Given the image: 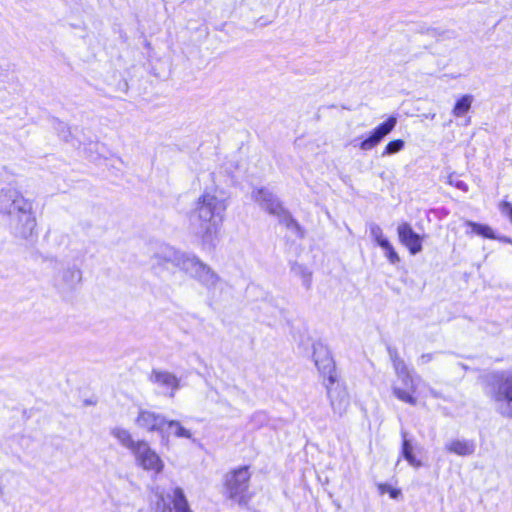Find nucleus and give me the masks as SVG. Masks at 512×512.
<instances>
[{
  "label": "nucleus",
  "instance_id": "nucleus-1",
  "mask_svg": "<svg viewBox=\"0 0 512 512\" xmlns=\"http://www.w3.org/2000/svg\"><path fill=\"white\" fill-rule=\"evenodd\" d=\"M228 200L217 191H204L188 213L191 231L203 246H214L225 220Z\"/></svg>",
  "mask_w": 512,
  "mask_h": 512
},
{
  "label": "nucleus",
  "instance_id": "nucleus-2",
  "mask_svg": "<svg viewBox=\"0 0 512 512\" xmlns=\"http://www.w3.org/2000/svg\"><path fill=\"white\" fill-rule=\"evenodd\" d=\"M158 265L172 264L197 281L211 300L218 298L225 288V281L207 263L194 254L185 253L170 246L161 247L155 254Z\"/></svg>",
  "mask_w": 512,
  "mask_h": 512
},
{
  "label": "nucleus",
  "instance_id": "nucleus-3",
  "mask_svg": "<svg viewBox=\"0 0 512 512\" xmlns=\"http://www.w3.org/2000/svg\"><path fill=\"white\" fill-rule=\"evenodd\" d=\"M10 217L11 227L17 237L27 239L36 228V218L32 203L22 195H16L9 207L5 209Z\"/></svg>",
  "mask_w": 512,
  "mask_h": 512
},
{
  "label": "nucleus",
  "instance_id": "nucleus-4",
  "mask_svg": "<svg viewBox=\"0 0 512 512\" xmlns=\"http://www.w3.org/2000/svg\"><path fill=\"white\" fill-rule=\"evenodd\" d=\"M251 473L248 466H242L224 476V496L240 506H247L253 494L249 491Z\"/></svg>",
  "mask_w": 512,
  "mask_h": 512
},
{
  "label": "nucleus",
  "instance_id": "nucleus-5",
  "mask_svg": "<svg viewBox=\"0 0 512 512\" xmlns=\"http://www.w3.org/2000/svg\"><path fill=\"white\" fill-rule=\"evenodd\" d=\"M491 396L498 412L504 417L512 418V371L494 375Z\"/></svg>",
  "mask_w": 512,
  "mask_h": 512
},
{
  "label": "nucleus",
  "instance_id": "nucleus-6",
  "mask_svg": "<svg viewBox=\"0 0 512 512\" xmlns=\"http://www.w3.org/2000/svg\"><path fill=\"white\" fill-rule=\"evenodd\" d=\"M391 358L393 361L395 373L405 387V389L400 387H393L394 395L402 402L408 403L410 405H416L417 399L413 394L416 392L417 384L420 381V378L414 377L410 373L406 363L397 355V353H391Z\"/></svg>",
  "mask_w": 512,
  "mask_h": 512
},
{
  "label": "nucleus",
  "instance_id": "nucleus-7",
  "mask_svg": "<svg viewBox=\"0 0 512 512\" xmlns=\"http://www.w3.org/2000/svg\"><path fill=\"white\" fill-rule=\"evenodd\" d=\"M255 202L270 215L278 218V220L287 227H296L297 223L291 214L283 207L279 199L268 189L260 188L252 193Z\"/></svg>",
  "mask_w": 512,
  "mask_h": 512
},
{
  "label": "nucleus",
  "instance_id": "nucleus-8",
  "mask_svg": "<svg viewBox=\"0 0 512 512\" xmlns=\"http://www.w3.org/2000/svg\"><path fill=\"white\" fill-rule=\"evenodd\" d=\"M132 455L136 466L153 477L158 476L164 471L165 463L163 459L145 440L138 444Z\"/></svg>",
  "mask_w": 512,
  "mask_h": 512
},
{
  "label": "nucleus",
  "instance_id": "nucleus-9",
  "mask_svg": "<svg viewBox=\"0 0 512 512\" xmlns=\"http://www.w3.org/2000/svg\"><path fill=\"white\" fill-rule=\"evenodd\" d=\"M313 360L319 373L323 377V382H330L337 379L335 362L329 349L322 343L313 345Z\"/></svg>",
  "mask_w": 512,
  "mask_h": 512
},
{
  "label": "nucleus",
  "instance_id": "nucleus-10",
  "mask_svg": "<svg viewBox=\"0 0 512 512\" xmlns=\"http://www.w3.org/2000/svg\"><path fill=\"white\" fill-rule=\"evenodd\" d=\"M323 385L326 388L327 396L330 400V405L333 412L339 416H343L349 406H350V397L346 387L337 379L330 382H323Z\"/></svg>",
  "mask_w": 512,
  "mask_h": 512
},
{
  "label": "nucleus",
  "instance_id": "nucleus-11",
  "mask_svg": "<svg viewBox=\"0 0 512 512\" xmlns=\"http://www.w3.org/2000/svg\"><path fill=\"white\" fill-rule=\"evenodd\" d=\"M134 423L139 429L150 433L157 432L163 437L165 436L167 419L160 413L144 408H139Z\"/></svg>",
  "mask_w": 512,
  "mask_h": 512
},
{
  "label": "nucleus",
  "instance_id": "nucleus-12",
  "mask_svg": "<svg viewBox=\"0 0 512 512\" xmlns=\"http://www.w3.org/2000/svg\"><path fill=\"white\" fill-rule=\"evenodd\" d=\"M396 124L397 119L389 117L384 123L377 126L369 137L361 141L359 148L363 151L372 150L395 128Z\"/></svg>",
  "mask_w": 512,
  "mask_h": 512
},
{
  "label": "nucleus",
  "instance_id": "nucleus-13",
  "mask_svg": "<svg viewBox=\"0 0 512 512\" xmlns=\"http://www.w3.org/2000/svg\"><path fill=\"white\" fill-rule=\"evenodd\" d=\"M399 241L409 250L412 255L422 251L423 237L412 229L407 222H402L397 227Z\"/></svg>",
  "mask_w": 512,
  "mask_h": 512
},
{
  "label": "nucleus",
  "instance_id": "nucleus-14",
  "mask_svg": "<svg viewBox=\"0 0 512 512\" xmlns=\"http://www.w3.org/2000/svg\"><path fill=\"white\" fill-rule=\"evenodd\" d=\"M151 381L163 389V393L169 397H174L179 388V379L168 371L153 370L150 376Z\"/></svg>",
  "mask_w": 512,
  "mask_h": 512
},
{
  "label": "nucleus",
  "instance_id": "nucleus-15",
  "mask_svg": "<svg viewBox=\"0 0 512 512\" xmlns=\"http://www.w3.org/2000/svg\"><path fill=\"white\" fill-rule=\"evenodd\" d=\"M110 435L117 440V442L124 447L125 449H128L131 453L136 449L138 444L142 442L143 440H134L132 437L131 432L121 426H114L110 429Z\"/></svg>",
  "mask_w": 512,
  "mask_h": 512
},
{
  "label": "nucleus",
  "instance_id": "nucleus-16",
  "mask_svg": "<svg viewBox=\"0 0 512 512\" xmlns=\"http://www.w3.org/2000/svg\"><path fill=\"white\" fill-rule=\"evenodd\" d=\"M446 449L459 456H469L475 452L476 445L471 440H453L446 445Z\"/></svg>",
  "mask_w": 512,
  "mask_h": 512
},
{
  "label": "nucleus",
  "instance_id": "nucleus-17",
  "mask_svg": "<svg viewBox=\"0 0 512 512\" xmlns=\"http://www.w3.org/2000/svg\"><path fill=\"white\" fill-rule=\"evenodd\" d=\"M177 491H180L182 496L186 498L183 489L180 487H175L170 493L166 495V498H164L162 502L157 504L155 512H180V510L175 505V495Z\"/></svg>",
  "mask_w": 512,
  "mask_h": 512
},
{
  "label": "nucleus",
  "instance_id": "nucleus-18",
  "mask_svg": "<svg viewBox=\"0 0 512 512\" xmlns=\"http://www.w3.org/2000/svg\"><path fill=\"white\" fill-rule=\"evenodd\" d=\"M165 434L167 436L173 435L177 438L193 439L191 431L176 420H167Z\"/></svg>",
  "mask_w": 512,
  "mask_h": 512
},
{
  "label": "nucleus",
  "instance_id": "nucleus-19",
  "mask_svg": "<svg viewBox=\"0 0 512 512\" xmlns=\"http://www.w3.org/2000/svg\"><path fill=\"white\" fill-rule=\"evenodd\" d=\"M473 100H474V98L472 95H470V94L463 95L455 103L454 108L452 110V114L455 117L464 116L470 110Z\"/></svg>",
  "mask_w": 512,
  "mask_h": 512
},
{
  "label": "nucleus",
  "instance_id": "nucleus-20",
  "mask_svg": "<svg viewBox=\"0 0 512 512\" xmlns=\"http://www.w3.org/2000/svg\"><path fill=\"white\" fill-rule=\"evenodd\" d=\"M62 280L69 287L78 285L82 280V272L77 267H69L63 271Z\"/></svg>",
  "mask_w": 512,
  "mask_h": 512
},
{
  "label": "nucleus",
  "instance_id": "nucleus-21",
  "mask_svg": "<svg viewBox=\"0 0 512 512\" xmlns=\"http://www.w3.org/2000/svg\"><path fill=\"white\" fill-rule=\"evenodd\" d=\"M403 445H402V455L403 457L408 461V463L418 468L422 465L421 461L417 460L416 457L413 455V448L409 440L406 439V433L403 432Z\"/></svg>",
  "mask_w": 512,
  "mask_h": 512
},
{
  "label": "nucleus",
  "instance_id": "nucleus-22",
  "mask_svg": "<svg viewBox=\"0 0 512 512\" xmlns=\"http://www.w3.org/2000/svg\"><path fill=\"white\" fill-rule=\"evenodd\" d=\"M466 225L471 228V232L475 233L479 236H482L484 238L488 239H495V235L491 227L484 224H478L472 221H466Z\"/></svg>",
  "mask_w": 512,
  "mask_h": 512
},
{
  "label": "nucleus",
  "instance_id": "nucleus-23",
  "mask_svg": "<svg viewBox=\"0 0 512 512\" xmlns=\"http://www.w3.org/2000/svg\"><path fill=\"white\" fill-rule=\"evenodd\" d=\"M292 271L295 275L299 276L302 280V284L305 286L306 289H309L311 287L312 282V273L309 271L306 267L295 264L292 267Z\"/></svg>",
  "mask_w": 512,
  "mask_h": 512
},
{
  "label": "nucleus",
  "instance_id": "nucleus-24",
  "mask_svg": "<svg viewBox=\"0 0 512 512\" xmlns=\"http://www.w3.org/2000/svg\"><path fill=\"white\" fill-rule=\"evenodd\" d=\"M379 247L384 250L385 256L391 264H397L400 262V257L389 240L385 241L384 243L382 242V245Z\"/></svg>",
  "mask_w": 512,
  "mask_h": 512
},
{
  "label": "nucleus",
  "instance_id": "nucleus-25",
  "mask_svg": "<svg viewBox=\"0 0 512 512\" xmlns=\"http://www.w3.org/2000/svg\"><path fill=\"white\" fill-rule=\"evenodd\" d=\"M379 247L384 250L385 256L391 264H397L400 262V257L389 240L385 241L384 243L382 242V245Z\"/></svg>",
  "mask_w": 512,
  "mask_h": 512
},
{
  "label": "nucleus",
  "instance_id": "nucleus-26",
  "mask_svg": "<svg viewBox=\"0 0 512 512\" xmlns=\"http://www.w3.org/2000/svg\"><path fill=\"white\" fill-rule=\"evenodd\" d=\"M369 231L372 239L377 243L378 246L382 245V242L384 243L388 240L384 236L382 228L376 223H371L369 225Z\"/></svg>",
  "mask_w": 512,
  "mask_h": 512
},
{
  "label": "nucleus",
  "instance_id": "nucleus-27",
  "mask_svg": "<svg viewBox=\"0 0 512 512\" xmlns=\"http://www.w3.org/2000/svg\"><path fill=\"white\" fill-rule=\"evenodd\" d=\"M404 145H405V142L401 139L390 141L386 145V147L382 153V156L396 154L404 148Z\"/></svg>",
  "mask_w": 512,
  "mask_h": 512
},
{
  "label": "nucleus",
  "instance_id": "nucleus-28",
  "mask_svg": "<svg viewBox=\"0 0 512 512\" xmlns=\"http://www.w3.org/2000/svg\"><path fill=\"white\" fill-rule=\"evenodd\" d=\"M175 505L180 510V512H193L190 508L187 498H184L180 491L176 492Z\"/></svg>",
  "mask_w": 512,
  "mask_h": 512
},
{
  "label": "nucleus",
  "instance_id": "nucleus-29",
  "mask_svg": "<svg viewBox=\"0 0 512 512\" xmlns=\"http://www.w3.org/2000/svg\"><path fill=\"white\" fill-rule=\"evenodd\" d=\"M378 488L380 493H388L390 497L393 499H397L401 494V491L399 489L393 488L388 484H379Z\"/></svg>",
  "mask_w": 512,
  "mask_h": 512
},
{
  "label": "nucleus",
  "instance_id": "nucleus-30",
  "mask_svg": "<svg viewBox=\"0 0 512 512\" xmlns=\"http://www.w3.org/2000/svg\"><path fill=\"white\" fill-rule=\"evenodd\" d=\"M500 210L502 214L506 215L512 222V204L504 201L500 204Z\"/></svg>",
  "mask_w": 512,
  "mask_h": 512
},
{
  "label": "nucleus",
  "instance_id": "nucleus-31",
  "mask_svg": "<svg viewBox=\"0 0 512 512\" xmlns=\"http://www.w3.org/2000/svg\"><path fill=\"white\" fill-rule=\"evenodd\" d=\"M448 183L450 185H453V186L457 187L458 189H461L463 191H467V185L463 181L455 179V177L453 175H450L448 177Z\"/></svg>",
  "mask_w": 512,
  "mask_h": 512
},
{
  "label": "nucleus",
  "instance_id": "nucleus-32",
  "mask_svg": "<svg viewBox=\"0 0 512 512\" xmlns=\"http://www.w3.org/2000/svg\"><path fill=\"white\" fill-rule=\"evenodd\" d=\"M432 360V354H423L420 357V363L426 364Z\"/></svg>",
  "mask_w": 512,
  "mask_h": 512
}]
</instances>
